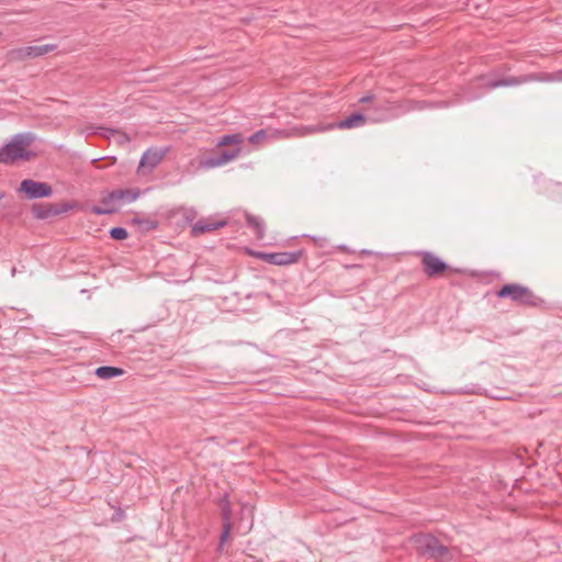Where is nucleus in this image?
<instances>
[{"mask_svg":"<svg viewBox=\"0 0 562 562\" xmlns=\"http://www.w3.org/2000/svg\"><path fill=\"white\" fill-rule=\"evenodd\" d=\"M35 140L34 134L19 133L11 137L0 148V162L4 165H13L16 161H29L35 157V153L30 149L31 144Z\"/></svg>","mask_w":562,"mask_h":562,"instance_id":"1","label":"nucleus"},{"mask_svg":"<svg viewBox=\"0 0 562 562\" xmlns=\"http://www.w3.org/2000/svg\"><path fill=\"white\" fill-rule=\"evenodd\" d=\"M414 543L419 555L432 559L439 562H446L452 559L450 550L440 543L432 535H419L414 538Z\"/></svg>","mask_w":562,"mask_h":562,"instance_id":"2","label":"nucleus"},{"mask_svg":"<svg viewBox=\"0 0 562 562\" xmlns=\"http://www.w3.org/2000/svg\"><path fill=\"white\" fill-rule=\"evenodd\" d=\"M497 297L510 299L512 302L524 305L536 307L543 303V300L538 297L528 286L518 283H506L497 292Z\"/></svg>","mask_w":562,"mask_h":562,"instance_id":"3","label":"nucleus"},{"mask_svg":"<svg viewBox=\"0 0 562 562\" xmlns=\"http://www.w3.org/2000/svg\"><path fill=\"white\" fill-rule=\"evenodd\" d=\"M480 80L482 81V87H484L487 90H492L502 87H513L536 80H542V78L538 77L537 75L530 74L519 77H506L502 79H488L486 77H481Z\"/></svg>","mask_w":562,"mask_h":562,"instance_id":"4","label":"nucleus"},{"mask_svg":"<svg viewBox=\"0 0 562 562\" xmlns=\"http://www.w3.org/2000/svg\"><path fill=\"white\" fill-rule=\"evenodd\" d=\"M18 191L24 193L25 198L29 200L48 198L53 193V189L48 183L33 179L22 180Z\"/></svg>","mask_w":562,"mask_h":562,"instance_id":"5","label":"nucleus"},{"mask_svg":"<svg viewBox=\"0 0 562 562\" xmlns=\"http://www.w3.org/2000/svg\"><path fill=\"white\" fill-rule=\"evenodd\" d=\"M72 209V204L64 202L59 204L34 203L32 205V214L37 220H48L60 215Z\"/></svg>","mask_w":562,"mask_h":562,"instance_id":"6","label":"nucleus"},{"mask_svg":"<svg viewBox=\"0 0 562 562\" xmlns=\"http://www.w3.org/2000/svg\"><path fill=\"white\" fill-rule=\"evenodd\" d=\"M56 48L55 44H44L35 46H25L9 52L12 60H24L26 58H35L46 55Z\"/></svg>","mask_w":562,"mask_h":562,"instance_id":"7","label":"nucleus"},{"mask_svg":"<svg viewBox=\"0 0 562 562\" xmlns=\"http://www.w3.org/2000/svg\"><path fill=\"white\" fill-rule=\"evenodd\" d=\"M239 153L240 149L236 147L232 150H223L221 153L201 158L199 161V168L203 170H209L215 167L223 166L228 161L235 159L239 155Z\"/></svg>","mask_w":562,"mask_h":562,"instance_id":"8","label":"nucleus"},{"mask_svg":"<svg viewBox=\"0 0 562 562\" xmlns=\"http://www.w3.org/2000/svg\"><path fill=\"white\" fill-rule=\"evenodd\" d=\"M258 257L271 265L288 266L297 262L302 251L260 252Z\"/></svg>","mask_w":562,"mask_h":562,"instance_id":"9","label":"nucleus"},{"mask_svg":"<svg viewBox=\"0 0 562 562\" xmlns=\"http://www.w3.org/2000/svg\"><path fill=\"white\" fill-rule=\"evenodd\" d=\"M423 271L428 277H435L448 269V265L432 252L425 251L422 254Z\"/></svg>","mask_w":562,"mask_h":562,"instance_id":"10","label":"nucleus"},{"mask_svg":"<svg viewBox=\"0 0 562 562\" xmlns=\"http://www.w3.org/2000/svg\"><path fill=\"white\" fill-rule=\"evenodd\" d=\"M395 109H397V106L392 101L375 103L369 109L370 111L373 112L372 116L369 117V120L374 123L389 121L394 116L393 111Z\"/></svg>","mask_w":562,"mask_h":562,"instance_id":"11","label":"nucleus"},{"mask_svg":"<svg viewBox=\"0 0 562 562\" xmlns=\"http://www.w3.org/2000/svg\"><path fill=\"white\" fill-rule=\"evenodd\" d=\"M162 158L164 153L159 150H146L139 159L138 172L146 173L153 171L160 164Z\"/></svg>","mask_w":562,"mask_h":562,"instance_id":"12","label":"nucleus"},{"mask_svg":"<svg viewBox=\"0 0 562 562\" xmlns=\"http://www.w3.org/2000/svg\"><path fill=\"white\" fill-rule=\"evenodd\" d=\"M226 225V221L215 220L213 217L201 218L192 226L194 236L216 231Z\"/></svg>","mask_w":562,"mask_h":562,"instance_id":"13","label":"nucleus"},{"mask_svg":"<svg viewBox=\"0 0 562 562\" xmlns=\"http://www.w3.org/2000/svg\"><path fill=\"white\" fill-rule=\"evenodd\" d=\"M138 196H139L138 190H135V191L130 190V189L114 190V191L110 192L108 194V196L102 200V204H111V203L119 202V201L132 203V202L136 201Z\"/></svg>","mask_w":562,"mask_h":562,"instance_id":"14","label":"nucleus"},{"mask_svg":"<svg viewBox=\"0 0 562 562\" xmlns=\"http://www.w3.org/2000/svg\"><path fill=\"white\" fill-rule=\"evenodd\" d=\"M290 134L284 130H259L252 135L249 136L248 140L251 144H259L261 140L266 138H284Z\"/></svg>","mask_w":562,"mask_h":562,"instance_id":"15","label":"nucleus"},{"mask_svg":"<svg viewBox=\"0 0 562 562\" xmlns=\"http://www.w3.org/2000/svg\"><path fill=\"white\" fill-rule=\"evenodd\" d=\"M367 120H368L367 116L363 115L362 113L355 112V113L350 114L349 116H347L346 119L339 121L336 124V127H338L340 130L356 128V127H360V126L364 125Z\"/></svg>","mask_w":562,"mask_h":562,"instance_id":"16","label":"nucleus"},{"mask_svg":"<svg viewBox=\"0 0 562 562\" xmlns=\"http://www.w3.org/2000/svg\"><path fill=\"white\" fill-rule=\"evenodd\" d=\"M247 225L254 229V233L258 239H263L266 233L265 222L261 217L255 216L250 213H245Z\"/></svg>","mask_w":562,"mask_h":562,"instance_id":"17","label":"nucleus"},{"mask_svg":"<svg viewBox=\"0 0 562 562\" xmlns=\"http://www.w3.org/2000/svg\"><path fill=\"white\" fill-rule=\"evenodd\" d=\"M123 374V370L116 367L102 366L95 369V375L100 379L108 380Z\"/></svg>","mask_w":562,"mask_h":562,"instance_id":"18","label":"nucleus"},{"mask_svg":"<svg viewBox=\"0 0 562 562\" xmlns=\"http://www.w3.org/2000/svg\"><path fill=\"white\" fill-rule=\"evenodd\" d=\"M220 506H221V516H222L223 522H225V521L232 522L231 521L232 520V508H231V502H229L227 495H224L220 499Z\"/></svg>","mask_w":562,"mask_h":562,"instance_id":"19","label":"nucleus"},{"mask_svg":"<svg viewBox=\"0 0 562 562\" xmlns=\"http://www.w3.org/2000/svg\"><path fill=\"white\" fill-rule=\"evenodd\" d=\"M241 142V137L238 134H226L218 140V146H227L231 144H238Z\"/></svg>","mask_w":562,"mask_h":562,"instance_id":"20","label":"nucleus"},{"mask_svg":"<svg viewBox=\"0 0 562 562\" xmlns=\"http://www.w3.org/2000/svg\"><path fill=\"white\" fill-rule=\"evenodd\" d=\"M231 530H232V522H227V521L223 522V530L221 532L220 544H218V549H217L218 551H222L224 543L226 542V540L229 537Z\"/></svg>","mask_w":562,"mask_h":562,"instance_id":"21","label":"nucleus"},{"mask_svg":"<svg viewBox=\"0 0 562 562\" xmlns=\"http://www.w3.org/2000/svg\"><path fill=\"white\" fill-rule=\"evenodd\" d=\"M110 237L115 240H123L127 237V231L124 227H112L109 232Z\"/></svg>","mask_w":562,"mask_h":562,"instance_id":"22","label":"nucleus"},{"mask_svg":"<svg viewBox=\"0 0 562 562\" xmlns=\"http://www.w3.org/2000/svg\"><path fill=\"white\" fill-rule=\"evenodd\" d=\"M104 206L94 205L92 206V213L97 215L110 214L113 213L116 207L110 206V204H103Z\"/></svg>","mask_w":562,"mask_h":562,"instance_id":"23","label":"nucleus"},{"mask_svg":"<svg viewBox=\"0 0 562 562\" xmlns=\"http://www.w3.org/2000/svg\"><path fill=\"white\" fill-rule=\"evenodd\" d=\"M133 222L143 224L147 231L155 229L157 227V222L153 220H140L138 217H135Z\"/></svg>","mask_w":562,"mask_h":562,"instance_id":"24","label":"nucleus"},{"mask_svg":"<svg viewBox=\"0 0 562 562\" xmlns=\"http://www.w3.org/2000/svg\"><path fill=\"white\" fill-rule=\"evenodd\" d=\"M374 99V97L372 94H367L362 98L359 99V102L360 103H369L371 102L372 100Z\"/></svg>","mask_w":562,"mask_h":562,"instance_id":"25","label":"nucleus"},{"mask_svg":"<svg viewBox=\"0 0 562 562\" xmlns=\"http://www.w3.org/2000/svg\"><path fill=\"white\" fill-rule=\"evenodd\" d=\"M312 240H314L316 244L323 246L324 241H326L325 237H316V236H308Z\"/></svg>","mask_w":562,"mask_h":562,"instance_id":"26","label":"nucleus"},{"mask_svg":"<svg viewBox=\"0 0 562 562\" xmlns=\"http://www.w3.org/2000/svg\"><path fill=\"white\" fill-rule=\"evenodd\" d=\"M477 97H470L469 100H475Z\"/></svg>","mask_w":562,"mask_h":562,"instance_id":"27","label":"nucleus"},{"mask_svg":"<svg viewBox=\"0 0 562 562\" xmlns=\"http://www.w3.org/2000/svg\"><path fill=\"white\" fill-rule=\"evenodd\" d=\"M4 196V194L2 192H0V200Z\"/></svg>","mask_w":562,"mask_h":562,"instance_id":"28","label":"nucleus"}]
</instances>
